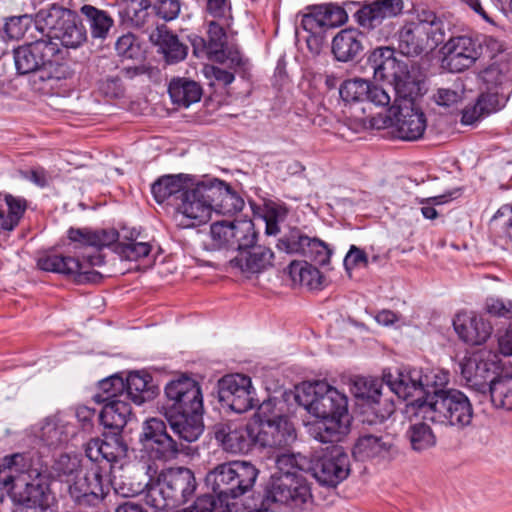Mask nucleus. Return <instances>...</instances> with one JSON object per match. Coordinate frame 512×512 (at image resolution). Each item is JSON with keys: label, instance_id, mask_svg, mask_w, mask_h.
I'll return each mask as SVG.
<instances>
[{"label": "nucleus", "instance_id": "37998d69", "mask_svg": "<svg viewBox=\"0 0 512 512\" xmlns=\"http://www.w3.org/2000/svg\"><path fill=\"white\" fill-rule=\"evenodd\" d=\"M411 448L416 452L428 450L436 445V436L431 427L424 423L419 422L410 425L406 432Z\"/></svg>", "mask_w": 512, "mask_h": 512}, {"label": "nucleus", "instance_id": "338daca9", "mask_svg": "<svg viewBox=\"0 0 512 512\" xmlns=\"http://www.w3.org/2000/svg\"><path fill=\"white\" fill-rule=\"evenodd\" d=\"M321 16L322 14L319 6L314 7L309 13L303 15L301 26L304 30L314 35L318 34L326 29L324 26L323 18Z\"/></svg>", "mask_w": 512, "mask_h": 512}, {"label": "nucleus", "instance_id": "a18cd8bd", "mask_svg": "<svg viewBox=\"0 0 512 512\" xmlns=\"http://www.w3.org/2000/svg\"><path fill=\"white\" fill-rule=\"evenodd\" d=\"M288 215V208L284 203L272 200L266 201L262 208V218L265 221V233L267 235H277L280 232L279 224L283 222Z\"/></svg>", "mask_w": 512, "mask_h": 512}, {"label": "nucleus", "instance_id": "a211bd4d", "mask_svg": "<svg viewBox=\"0 0 512 512\" xmlns=\"http://www.w3.org/2000/svg\"><path fill=\"white\" fill-rule=\"evenodd\" d=\"M218 397L223 406L244 413L257 405L251 378L243 374L224 376L218 383Z\"/></svg>", "mask_w": 512, "mask_h": 512}, {"label": "nucleus", "instance_id": "8fccbe9b", "mask_svg": "<svg viewBox=\"0 0 512 512\" xmlns=\"http://www.w3.org/2000/svg\"><path fill=\"white\" fill-rule=\"evenodd\" d=\"M81 464V459L77 455L61 454L53 465V469L61 481L69 484L76 474L80 471L86 470Z\"/></svg>", "mask_w": 512, "mask_h": 512}, {"label": "nucleus", "instance_id": "2eb2a0df", "mask_svg": "<svg viewBox=\"0 0 512 512\" xmlns=\"http://www.w3.org/2000/svg\"><path fill=\"white\" fill-rule=\"evenodd\" d=\"M383 381L389 392L398 398L409 401L419 408L426 406L424 388V372L416 367H404L397 369L393 374L390 370L383 371Z\"/></svg>", "mask_w": 512, "mask_h": 512}, {"label": "nucleus", "instance_id": "6e6552de", "mask_svg": "<svg viewBox=\"0 0 512 512\" xmlns=\"http://www.w3.org/2000/svg\"><path fill=\"white\" fill-rule=\"evenodd\" d=\"M196 205L203 208L202 214L194 215L195 221L204 223L212 212L221 215H234L240 212L245 203L243 198L226 182L219 179L197 182Z\"/></svg>", "mask_w": 512, "mask_h": 512}, {"label": "nucleus", "instance_id": "ddd939ff", "mask_svg": "<svg viewBox=\"0 0 512 512\" xmlns=\"http://www.w3.org/2000/svg\"><path fill=\"white\" fill-rule=\"evenodd\" d=\"M104 263V257L101 254L88 255L84 261L71 256L58 254H49L38 259V267L47 272L59 273L72 277L77 283H99L102 275L90 269L94 266H100Z\"/></svg>", "mask_w": 512, "mask_h": 512}, {"label": "nucleus", "instance_id": "e433bc0d", "mask_svg": "<svg viewBox=\"0 0 512 512\" xmlns=\"http://www.w3.org/2000/svg\"><path fill=\"white\" fill-rule=\"evenodd\" d=\"M18 487L23 484V489L16 490L12 493V500L17 505L27 506H49L48 504V487L40 478L27 482L24 479H16Z\"/></svg>", "mask_w": 512, "mask_h": 512}, {"label": "nucleus", "instance_id": "39448f33", "mask_svg": "<svg viewBox=\"0 0 512 512\" xmlns=\"http://www.w3.org/2000/svg\"><path fill=\"white\" fill-rule=\"evenodd\" d=\"M444 41L443 24L432 11L423 10L398 32V49L405 56H419L436 49Z\"/></svg>", "mask_w": 512, "mask_h": 512}, {"label": "nucleus", "instance_id": "f704fd0d", "mask_svg": "<svg viewBox=\"0 0 512 512\" xmlns=\"http://www.w3.org/2000/svg\"><path fill=\"white\" fill-rule=\"evenodd\" d=\"M132 416V408L127 399L118 398L104 403L99 420L104 427L119 433Z\"/></svg>", "mask_w": 512, "mask_h": 512}, {"label": "nucleus", "instance_id": "680f3d73", "mask_svg": "<svg viewBox=\"0 0 512 512\" xmlns=\"http://www.w3.org/2000/svg\"><path fill=\"white\" fill-rule=\"evenodd\" d=\"M157 15L166 21L175 19L180 12V0H150Z\"/></svg>", "mask_w": 512, "mask_h": 512}, {"label": "nucleus", "instance_id": "0eeeda50", "mask_svg": "<svg viewBox=\"0 0 512 512\" xmlns=\"http://www.w3.org/2000/svg\"><path fill=\"white\" fill-rule=\"evenodd\" d=\"M36 24L42 32L47 31L46 39L57 40L66 48H77L87 38L86 28L79 16L55 4L36 14Z\"/></svg>", "mask_w": 512, "mask_h": 512}, {"label": "nucleus", "instance_id": "c756f323", "mask_svg": "<svg viewBox=\"0 0 512 512\" xmlns=\"http://www.w3.org/2000/svg\"><path fill=\"white\" fill-rule=\"evenodd\" d=\"M149 40L163 54L167 63H178L185 59L188 53V47L182 43L178 36L173 34L165 25L158 26L150 35Z\"/></svg>", "mask_w": 512, "mask_h": 512}, {"label": "nucleus", "instance_id": "69168bd1", "mask_svg": "<svg viewBox=\"0 0 512 512\" xmlns=\"http://www.w3.org/2000/svg\"><path fill=\"white\" fill-rule=\"evenodd\" d=\"M491 225L500 229L503 234L510 235L512 230V205H503L491 219Z\"/></svg>", "mask_w": 512, "mask_h": 512}, {"label": "nucleus", "instance_id": "4be33fe9", "mask_svg": "<svg viewBox=\"0 0 512 512\" xmlns=\"http://www.w3.org/2000/svg\"><path fill=\"white\" fill-rule=\"evenodd\" d=\"M384 383L383 378L372 377H359L354 383L356 397L365 401L379 422L388 419L395 411L394 401L383 393Z\"/></svg>", "mask_w": 512, "mask_h": 512}, {"label": "nucleus", "instance_id": "c85d7f7f", "mask_svg": "<svg viewBox=\"0 0 512 512\" xmlns=\"http://www.w3.org/2000/svg\"><path fill=\"white\" fill-rule=\"evenodd\" d=\"M453 326L458 336L469 345H482L492 334L491 324L475 315H457Z\"/></svg>", "mask_w": 512, "mask_h": 512}, {"label": "nucleus", "instance_id": "393cba45", "mask_svg": "<svg viewBox=\"0 0 512 512\" xmlns=\"http://www.w3.org/2000/svg\"><path fill=\"white\" fill-rule=\"evenodd\" d=\"M127 451V444L124 442L122 436L117 432H113L111 435H106L104 439H91L85 447V454L93 464L106 461L111 467L112 464L125 458L127 456Z\"/></svg>", "mask_w": 512, "mask_h": 512}, {"label": "nucleus", "instance_id": "49530a36", "mask_svg": "<svg viewBox=\"0 0 512 512\" xmlns=\"http://www.w3.org/2000/svg\"><path fill=\"white\" fill-rule=\"evenodd\" d=\"M81 12L87 17L92 36L94 38H104L113 25L112 18L105 11L91 5H84Z\"/></svg>", "mask_w": 512, "mask_h": 512}, {"label": "nucleus", "instance_id": "cd10ccee", "mask_svg": "<svg viewBox=\"0 0 512 512\" xmlns=\"http://www.w3.org/2000/svg\"><path fill=\"white\" fill-rule=\"evenodd\" d=\"M203 412H175L165 413L167 422L173 433L178 437V442H194L202 435L204 424Z\"/></svg>", "mask_w": 512, "mask_h": 512}, {"label": "nucleus", "instance_id": "a878e982", "mask_svg": "<svg viewBox=\"0 0 512 512\" xmlns=\"http://www.w3.org/2000/svg\"><path fill=\"white\" fill-rule=\"evenodd\" d=\"M231 469L230 461L221 463L210 470L205 477L206 486L215 494L211 495L216 502L215 512L229 510V500L234 499L232 481L234 474H231Z\"/></svg>", "mask_w": 512, "mask_h": 512}, {"label": "nucleus", "instance_id": "c9c22d12", "mask_svg": "<svg viewBox=\"0 0 512 512\" xmlns=\"http://www.w3.org/2000/svg\"><path fill=\"white\" fill-rule=\"evenodd\" d=\"M68 238L72 242L79 243L82 246L94 247L98 250L113 245L115 251V245L119 243V233L115 229L92 231L87 228H70Z\"/></svg>", "mask_w": 512, "mask_h": 512}, {"label": "nucleus", "instance_id": "423d86ee", "mask_svg": "<svg viewBox=\"0 0 512 512\" xmlns=\"http://www.w3.org/2000/svg\"><path fill=\"white\" fill-rule=\"evenodd\" d=\"M367 63L373 70L374 78L390 83L399 98L413 99L419 94L418 79L406 62L396 58L394 48H375L368 55Z\"/></svg>", "mask_w": 512, "mask_h": 512}, {"label": "nucleus", "instance_id": "20e7f679", "mask_svg": "<svg viewBox=\"0 0 512 512\" xmlns=\"http://www.w3.org/2000/svg\"><path fill=\"white\" fill-rule=\"evenodd\" d=\"M154 200L160 205L170 206L187 219L202 214L203 208L196 205L197 183L190 174H166L157 178L151 185Z\"/></svg>", "mask_w": 512, "mask_h": 512}, {"label": "nucleus", "instance_id": "dca6fc26", "mask_svg": "<svg viewBox=\"0 0 512 512\" xmlns=\"http://www.w3.org/2000/svg\"><path fill=\"white\" fill-rule=\"evenodd\" d=\"M139 440L154 458L163 461L175 459L185 448L167 433L166 423L159 418H149L143 423Z\"/></svg>", "mask_w": 512, "mask_h": 512}, {"label": "nucleus", "instance_id": "a19ab883", "mask_svg": "<svg viewBox=\"0 0 512 512\" xmlns=\"http://www.w3.org/2000/svg\"><path fill=\"white\" fill-rule=\"evenodd\" d=\"M289 272L294 281L310 289H319L323 284V275L314 265L307 261L291 262Z\"/></svg>", "mask_w": 512, "mask_h": 512}, {"label": "nucleus", "instance_id": "412c9836", "mask_svg": "<svg viewBox=\"0 0 512 512\" xmlns=\"http://www.w3.org/2000/svg\"><path fill=\"white\" fill-rule=\"evenodd\" d=\"M443 65L453 73L470 68L482 55V45L471 35L451 37L442 47Z\"/></svg>", "mask_w": 512, "mask_h": 512}, {"label": "nucleus", "instance_id": "6e6d98bb", "mask_svg": "<svg viewBox=\"0 0 512 512\" xmlns=\"http://www.w3.org/2000/svg\"><path fill=\"white\" fill-rule=\"evenodd\" d=\"M449 382V373L441 369H432L424 373L425 402L436 390H444L443 387Z\"/></svg>", "mask_w": 512, "mask_h": 512}, {"label": "nucleus", "instance_id": "bf43d9fd", "mask_svg": "<svg viewBox=\"0 0 512 512\" xmlns=\"http://www.w3.org/2000/svg\"><path fill=\"white\" fill-rule=\"evenodd\" d=\"M319 9L326 29L343 25L348 19L346 11L340 6L333 4L321 5Z\"/></svg>", "mask_w": 512, "mask_h": 512}, {"label": "nucleus", "instance_id": "9d476101", "mask_svg": "<svg viewBox=\"0 0 512 512\" xmlns=\"http://www.w3.org/2000/svg\"><path fill=\"white\" fill-rule=\"evenodd\" d=\"M269 406V403H262L250 420L254 445L284 449L296 440V430L286 416H269Z\"/></svg>", "mask_w": 512, "mask_h": 512}, {"label": "nucleus", "instance_id": "4468645a", "mask_svg": "<svg viewBox=\"0 0 512 512\" xmlns=\"http://www.w3.org/2000/svg\"><path fill=\"white\" fill-rule=\"evenodd\" d=\"M277 248L287 254H298L317 265L330 262L332 250L322 240L308 236L298 227H291L277 242Z\"/></svg>", "mask_w": 512, "mask_h": 512}, {"label": "nucleus", "instance_id": "c03bdc74", "mask_svg": "<svg viewBox=\"0 0 512 512\" xmlns=\"http://www.w3.org/2000/svg\"><path fill=\"white\" fill-rule=\"evenodd\" d=\"M231 249L241 252L257 241V233L251 220L232 221Z\"/></svg>", "mask_w": 512, "mask_h": 512}, {"label": "nucleus", "instance_id": "603ef678", "mask_svg": "<svg viewBox=\"0 0 512 512\" xmlns=\"http://www.w3.org/2000/svg\"><path fill=\"white\" fill-rule=\"evenodd\" d=\"M151 245L147 242H137L131 240L129 242H121L115 245V253L122 259L129 261H137L146 257L151 252Z\"/></svg>", "mask_w": 512, "mask_h": 512}, {"label": "nucleus", "instance_id": "4d7b16f0", "mask_svg": "<svg viewBox=\"0 0 512 512\" xmlns=\"http://www.w3.org/2000/svg\"><path fill=\"white\" fill-rule=\"evenodd\" d=\"M42 439L47 446L57 447L67 442L69 437L64 425L48 422L42 427Z\"/></svg>", "mask_w": 512, "mask_h": 512}, {"label": "nucleus", "instance_id": "f03ea898", "mask_svg": "<svg viewBox=\"0 0 512 512\" xmlns=\"http://www.w3.org/2000/svg\"><path fill=\"white\" fill-rule=\"evenodd\" d=\"M144 479L131 484L126 496L145 492V503L155 510H165L185 504L195 493L194 473L185 467L169 468L157 473L154 463L141 465Z\"/></svg>", "mask_w": 512, "mask_h": 512}, {"label": "nucleus", "instance_id": "9b49d317", "mask_svg": "<svg viewBox=\"0 0 512 512\" xmlns=\"http://www.w3.org/2000/svg\"><path fill=\"white\" fill-rule=\"evenodd\" d=\"M208 39L198 35L190 36L193 54L197 57H206L211 61L227 63L234 71L246 70L248 59L234 47L227 46V35L224 28L211 21L207 30Z\"/></svg>", "mask_w": 512, "mask_h": 512}, {"label": "nucleus", "instance_id": "e2e57ef3", "mask_svg": "<svg viewBox=\"0 0 512 512\" xmlns=\"http://www.w3.org/2000/svg\"><path fill=\"white\" fill-rule=\"evenodd\" d=\"M462 94L459 88H439L433 94V100L438 106L450 108L461 101Z\"/></svg>", "mask_w": 512, "mask_h": 512}, {"label": "nucleus", "instance_id": "7ed1b4c3", "mask_svg": "<svg viewBox=\"0 0 512 512\" xmlns=\"http://www.w3.org/2000/svg\"><path fill=\"white\" fill-rule=\"evenodd\" d=\"M61 54L59 44L46 38L26 43L13 50L17 72L22 75L38 72L43 81L67 77V66L61 62Z\"/></svg>", "mask_w": 512, "mask_h": 512}, {"label": "nucleus", "instance_id": "de8ad7c7", "mask_svg": "<svg viewBox=\"0 0 512 512\" xmlns=\"http://www.w3.org/2000/svg\"><path fill=\"white\" fill-rule=\"evenodd\" d=\"M150 0H130L125 8L120 11L123 21L130 23L132 26L141 28L149 20Z\"/></svg>", "mask_w": 512, "mask_h": 512}, {"label": "nucleus", "instance_id": "aec40b11", "mask_svg": "<svg viewBox=\"0 0 512 512\" xmlns=\"http://www.w3.org/2000/svg\"><path fill=\"white\" fill-rule=\"evenodd\" d=\"M108 486L104 484L102 469L91 464L86 470L80 471L68 484V491L74 502L80 506H96L106 495Z\"/></svg>", "mask_w": 512, "mask_h": 512}, {"label": "nucleus", "instance_id": "774afa93", "mask_svg": "<svg viewBox=\"0 0 512 512\" xmlns=\"http://www.w3.org/2000/svg\"><path fill=\"white\" fill-rule=\"evenodd\" d=\"M486 311L497 317L512 319V301L499 298H488L485 304Z\"/></svg>", "mask_w": 512, "mask_h": 512}, {"label": "nucleus", "instance_id": "7c9ffc66", "mask_svg": "<svg viewBox=\"0 0 512 512\" xmlns=\"http://www.w3.org/2000/svg\"><path fill=\"white\" fill-rule=\"evenodd\" d=\"M426 126L425 114L420 109L412 104L399 108L396 122L399 138L406 141L418 140L423 136Z\"/></svg>", "mask_w": 512, "mask_h": 512}, {"label": "nucleus", "instance_id": "0e129e2a", "mask_svg": "<svg viewBox=\"0 0 512 512\" xmlns=\"http://www.w3.org/2000/svg\"><path fill=\"white\" fill-rule=\"evenodd\" d=\"M99 92L110 99L120 98L124 93L121 79L118 76H107L98 82Z\"/></svg>", "mask_w": 512, "mask_h": 512}, {"label": "nucleus", "instance_id": "f257e3e1", "mask_svg": "<svg viewBox=\"0 0 512 512\" xmlns=\"http://www.w3.org/2000/svg\"><path fill=\"white\" fill-rule=\"evenodd\" d=\"M296 402L317 419L309 434L322 443H334L349 430L348 398L326 381L305 382L297 388Z\"/></svg>", "mask_w": 512, "mask_h": 512}, {"label": "nucleus", "instance_id": "b1692460", "mask_svg": "<svg viewBox=\"0 0 512 512\" xmlns=\"http://www.w3.org/2000/svg\"><path fill=\"white\" fill-rule=\"evenodd\" d=\"M214 436L224 451L232 454L247 453L254 445L250 421L247 424L226 421L214 426Z\"/></svg>", "mask_w": 512, "mask_h": 512}, {"label": "nucleus", "instance_id": "5701e85b", "mask_svg": "<svg viewBox=\"0 0 512 512\" xmlns=\"http://www.w3.org/2000/svg\"><path fill=\"white\" fill-rule=\"evenodd\" d=\"M402 10V0H375L363 6L355 16L359 25L367 30H374L383 25L382 34L388 37L393 30L391 19L400 15Z\"/></svg>", "mask_w": 512, "mask_h": 512}, {"label": "nucleus", "instance_id": "bb28decb", "mask_svg": "<svg viewBox=\"0 0 512 512\" xmlns=\"http://www.w3.org/2000/svg\"><path fill=\"white\" fill-rule=\"evenodd\" d=\"M273 257L270 248L255 243L239 252L229 264L242 273L257 274L272 266Z\"/></svg>", "mask_w": 512, "mask_h": 512}, {"label": "nucleus", "instance_id": "3c124183", "mask_svg": "<svg viewBox=\"0 0 512 512\" xmlns=\"http://www.w3.org/2000/svg\"><path fill=\"white\" fill-rule=\"evenodd\" d=\"M99 389L102 394L95 396L98 402L106 403L112 399L123 398L124 379L118 375L110 376L99 382Z\"/></svg>", "mask_w": 512, "mask_h": 512}, {"label": "nucleus", "instance_id": "5fc2aeb1", "mask_svg": "<svg viewBox=\"0 0 512 512\" xmlns=\"http://www.w3.org/2000/svg\"><path fill=\"white\" fill-rule=\"evenodd\" d=\"M5 202L8 206V214L5 215V218L8 224V231H11L19 224L20 219L23 217L27 208V202L22 197H15L9 194L5 195Z\"/></svg>", "mask_w": 512, "mask_h": 512}, {"label": "nucleus", "instance_id": "f3484780", "mask_svg": "<svg viewBox=\"0 0 512 512\" xmlns=\"http://www.w3.org/2000/svg\"><path fill=\"white\" fill-rule=\"evenodd\" d=\"M311 471L320 484L336 487L350 473L349 456L341 446L332 445L312 462Z\"/></svg>", "mask_w": 512, "mask_h": 512}, {"label": "nucleus", "instance_id": "79ce46f5", "mask_svg": "<svg viewBox=\"0 0 512 512\" xmlns=\"http://www.w3.org/2000/svg\"><path fill=\"white\" fill-rule=\"evenodd\" d=\"M460 369L463 378L472 386L482 385L490 374L488 363L476 355L465 358L460 363Z\"/></svg>", "mask_w": 512, "mask_h": 512}, {"label": "nucleus", "instance_id": "13d9d810", "mask_svg": "<svg viewBox=\"0 0 512 512\" xmlns=\"http://www.w3.org/2000/svg\"><path fill=\"white\" fill-rule=\"evenodd\" d=\"M117 54L124 59H134L140 56L141 47L137 38L127 33L118 38L115 44Z\"/></svg>", "mask_w": 512, "mask_h": 512}, {"label": "nucleus", "instance_id": "473e14b6", "mask_svg": "<svg viewBox=\"0 0 512 512\" xmlns=\"http://www.w3.org/2000/svg\"><path fill=\"white\" fill-rule=\"evenodd\" d=\"M124 385L123 398L131 400L136 405L154 399L159 392L158 387L152 384V377L140 372L129 373Z\"/></svg>", "mask_w": 512, "mask_h": 512}, {"label": "nucleus", "instance_id": "864d4df0", "mask_svg": "<svg viewBox=\"0 0 512 512\" xmlns=\"http://www.w3.org/2000/svg\"><path fill=\"white\" fill-rule=\"evenodd\" d=\"M232 222L218 221L211 225L210 236L214 248H228L231 249Z\"/></svg>", "mask_w": 512, "mask_h": 512}, {"label": "nucleus", "instance_id": "6ab92c4d", "mask_svg": "<svg viewBox=\"0 0 512 512\" xmlns=\"http://www.w3.org/2000/svg\"><path fill=\"white\" fill-rule=\"evenodd\" d=\"M165 413L203 412V396L199 383L187 376L171 380L165 386Z\"/></svg>", "mask_w": 512, "mask_h": 512}, {"label": "nucleus", "instance_id": "58836bf2", "mask_svg": "<svg viewBox=\"0 0 512 512\" xmlns=\"http://www.w3.org/2000/svg\"><path fill=\"white\" fill-rule=\"evenodd\" d=\"M168 92L173 103L188 107L198 102L202 96L201 86L187 78H174L168 86Z\"/></svg>", "mask_w": 512, "mask_h": 512}, {"label": "nucleus", "instance_id": "09e8293b", "mask_svg": "<svg viewBox=\"0 0 512 512\" xmlns=\"http://www.w3.org/2000/svg\"><path fill=\"white\" fill-rule=\"evenodd\" d=\"M369 87L370 82L367 80L348 79L341 84L339 94L341 99L348 104L364 102L369 96Z\"/></svg>", "mask_w": 512, "mask_h": 512}, {"label": "nucleus", "instance_id": "f8f14e48", "mask_svg": "<svg viewBox=\"0 0 512 512\" xmlns=\"http://www.w3.org/2000/svg\"><path fill=\"white\" fill-rule=\"evenodd\" d=\"M425 407L431 411V420L434 422L458 428H464L472 422V404L463 392L456 389L434 391L428 397Z\"/></svg>", "mask_w": 512, "mask_h": 512}, {"label": "nucleus", "instance_id": "1a4fd4ad", "mask_svg": "<svg viewBox=\"0 0 512 512\" xmlns=\"http://www.w3.org/2000/svg\"><path fill=\"white\" fill-rule=\"evenodd\" d=\"M264 493L266 501L304 511L313 503L308 481L299 473L287 470L271 476Z\"/></svg>", "mask_w": 512, "mask_h": 512}, {"label": "nucleus", "instance_id": "72a5a7b5", "mask_svg": "<svg viewBox=\"0 0 512 512\" xmlns=\"http://www.w3.org/2000/svg\"><path fill=\"white\" fill-rule=\"evenodd\" d=\"M394 448L393 440L388 436L363 435L353 448V455L361 461L373 458H387Z\"/></svg>", "mask_w": 512, "mask_h": 512}, {"label": "nucleus", "instance_id": "052dcab7", "mask_svg": "<svg viewBox=\"0 0 512 512\" xmlns=\"http://www.w3.org/2000/svg\"><path fill=\"white\" fill-rule=\"evenodd\" d=\"M477 100L479 101V105L482 107L480 110L484 111L486 116H488L491 113H495L502 109L508 98L497 92H486L480 94Z\"/></svg>", "mask_w": 512, "mask_h": 512}, {"label": "nucleus", "instance_id": "4c0bfd02", "mask_svg": "<svg viewBox=\"0 0 512 512\" xmlns=\"http://www.w3.org/2000/svg\"><path fill=\"white\" fill-rule=\"evenodd\" d=\"M234 499L250 492L257 480L259 470L248 461H230Z\"/></svg>", "mask_w": 512, "mask_h": 512}, {"label": "nucleus", "instance_id": "ea45409f", "mask_svg": "<svg viewBox=\"0 0 512 512\" xmlns=\"http://www.w3.org/2000/svg\"><path fill=\"white\" fill-rule=\"evenodd\" d=\"M489 390L494 407L512 411V375H501L492 379Z\"/></svg>", "mask_w": 512, "mask_h": 512}, {"label": "nucleus", "instance_id": "2f4dec72", "mask_svg": "<svg viewBox=\"0 0 512 512\" xmlns=\"http://www.w3.org/2000/svg\"><path fill=\"white\" fill-rule=\"evenodd\" d=\"M363 39L357 29H343L332 40V53L340 62L352 61L363 51Z\"/></svg>", "mask_w": 512, "mask_h": 512}]
</instances>
